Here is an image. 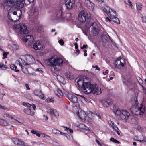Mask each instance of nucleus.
Masks as SVG:
<instances>
[{"label": "nucleus", "mask_w": 146, "mask_h": 146, "mask_svg": "<svg viewBox=\"0 0 146 146\" xmlns=\"http://www.w3.org/2000/svg\"><path fill=\"white\" fill-rule=\"evenodd\" d=\"M5 1L3 4V5L4 7H6L7 8L12 7L17 9L18 11H19L20 12V15L19 16H15L17 17L18 19H16V20L12 19V17L13 15H10L9 13L8 14V17L9 19L14 22H16L18 21L21 18V16L22 14V11L21 9L23 8V7L26 5H29L31 6L32 9L29 11V13L31 16L33 17L36 18L38 14V9L37 8L34 7L35 1H27V4L25 3V1H16L14 2L13 1Z\"/></svg>", "instance_id": "1"}, {"label": "nucleus", "mask_w": 146, "mask_h": 146, "mask_svg": "<svg viewBox=\"0 0 146 146\" xmlns=\"http://www.w3.org/2000/svg\"><path fill=\"white\" fill-rule=\"evenodd\" d=\"M131 103L132 104V106L130 109V112L132 114L136 115H143L145 111V106L141 104H140V107L139 106L137 96H135L131 99Z\"/></svg>", "instance_id": "2"}, {"label": "nucleus", "mask_w": 146, "mask_h": 146, "mask_svg": "<svg viewBox=\"0 0 146 146\" xmlns=\"http://www.w3.org/2000/svg\"><path fill=\"white\" fill-rule=\"evenodd\" d=\"M97 85H94L88 82H85L81 87L82 90L84 93L98 95L101 93V89L96 87Z\"/></svg>", "instance_id": "3"}, {"label": "nucleus", "mask_w": 146, "mask_h": 146, "mask_svg": "<svg viewBox=\"0 0 146 146\" xmlns=\"http://www.w3.org/2000/svg\"><path fill=\"white\" fill-rule=\"evenodd\" d=\"M63 5L60 6L56 10L54 15V18L53 19V22H56L58 21H62L64 20V17L63 13L64 9L63 8Z\"/></svg>", "instance_id": "4"}, {"label": "nucleus", "mask_w": 146, "mask_h": 146, "mask_svg": "<svg viewBox=\"0 0 146 146\" xmlns=\"http://www.w3.org/2000/svg\"><path fill=\"white\" fill-rule=\"evenodd\" d=\"M115 115L117 118H120L125 121H127L130 116L129 113L127 110L121 109L117 110Z\"/></svg>", "instance_id": "5"}, {"label": "nucleus", "mask_w": 146, "mask_h": 146, "mask_svg": "<svg viewBox=\"0 0 146 146\" xmlns=\"http://www.w3.org/2000/svg\"><path fill=\"white\" fill-rule=\"evenodd\" d=\"M13 28L15 30H19V33L21 34H27L29 32L27 29V26L23 24H15L13 25Z\"/></svg>", "instance_id": "6"}, {"label": "nucleus", "mask_w": 146, "mask_h": 146, "mask_svg": "<svg viewBox=\"0 0 146 146\" xmlns=\"http://www.w3.org/2000/svg\"><path fill=\"white\" fill-rule=\"evenodd\" d=\"M48 61L50 66L51 67L56 65L61 66L62 65L63 63L62 60L59 58H51L49 59Z\"/></svg>", "instance_id": "7"}, {"label": "nucleus", "mask_w": 146, "mask_h": 146, "mask_svg": "<svg viewBox=\"0 0 146 146\" xmlns=\"http://www.w3.org/2000/svg\"><path fill=\"white\" fill-rule=\"evenodd\" d=\"M88 15L86 13H85L84 11L79 13L78 17V21L79 23H81L85 22L86 21L87 22L89 21V18L90 16V15Z\"/></svg>", "instance_id": "8"}, {"label": "nucleus", "mask_w": 146, "mask_h": 146, "mask_svg": "<svg viewBox=\"0 0 146 146\" xmlns=\"http://www.w3.org/2000/svg\"><path fill=\"white\" fill-rule=\"evenodd\" d=\"M124 59L123 58L117 59L115 63V67L118 69H121L124 67Z\"/></svg>", "instance_id": "9"}, {"label": "nucleus", "mask_w": 146, "mask_h": 146, "mask_svg": "<svg viewBox=\"0 0 146 146\" xmlns=\"http://www.w3.org/2000/svg\"><path fill=\"white\" fill-rule=\"evenodd\" d=\"M31 46L35 50L42 49L43 47L42 44L39 41H37L33 44H32Z\"/></svg>", "instance_id": "10"}, {"label": "nucleus", "mask_w": 146, "mask_h": 146, "mask_svg": "<svg viewBox=\"0 0 146 146\" xmlns=\"http://www.w3.org/2000/svg\"><path fill=\"white\" fill-rule=\"evenodd\" d=\"M26 60L27 62H25V65H29L32 64L35 62L34 58L31 56L29 55L26 57Z\"/></svg>", "instance_id": "11"}, {"label": "nucleus", "mask_w": 146, "mask_h": 146, "mask_svg": "<svg viewBox=\"0 0 146 146\" xmlns=\"http://www.w3.org/2000/svg\"><path fill=\"white\" fill-rule=\"evenodd\" d=\"M94 24L92 23L90 25V26H92V30L91 31V33L94 36H97L99 32V27L97 25L93 26Z\"/></svg>", "instance_id": "12"}, {"label": "nucleus", "mask_w": 146, "mask_h": 146, "mask_svg": "<svg viewBox=\"0 0 146 146\" xmlns=\"http://www.w3.org/2000/svg\"><path fill=\"white\" fill-rule=\"evenodd\" d=\"M67 97L71 102L73 103H76L78 102V98L75 95L70 93H68L67 95Z\"/></svg>", "instance_id": "13"}, {"label": "nucleus", "mask_w": 146, "mask_h": 146, "mask_svg": "<svg viewBox=\"0 0 146 146\" xmlns=\"http://www.w3.org/2000/svg\"><path fill=\"white\" fill-rule=\"evenodd\" d=\"M75 1H66L65 5L68 9L72 8L74 5Z\"/></svg>", "instance_id": "14"}, {"label": "nucleus", "mask_w": 146, "mask_h": 146, "mask_svg": "<svg viewBox=\"0 0 146 146\" xmlns=\"http://www.w3.org/2000/svg\"><path fill=\"white\" fill-rule=\"evenodd\" d=\"M12 140L14 143L16 145L22 146H25L24 142L19 139L16 138H13Z\"/></svg>", "instance_id": "15"}, {"label": "nucleus", "mask_w": 146, "mask_h": 146, "mask_svg": "<svg viewBox=\"0 0 146 146\" xmlns=\"http://www.w3.org/2000/svg\"><path fill=\"white\" fill-rule=\"evenodd\" d=\"M23 41L25 42H32L33 37L30 35H27L22 38Z\"/></svg>", "instance_id": "16"}, {"label": "nucleus", "mask_w": 146, "mask_h": 146, "mask_svg": "<svg viewBox=\"0 0 146 146\" xmlns=\"http://www.w3.org/2000/svg\"><path fill=\"white\" fill-rule=\"evenodd\" d=\"M23 112L31 116H33L34 115V112L30 108L24 109Z\"/></svg>", "instance_id": "17"}, {"label": "nucleus", "mask_w": 146, "mask_h": 146, "mask_svg": "<svg viewBox=\"0 0 146 146\" xmlns=\"http://www.w3.org/2000/svg\"><path fill=\"white\" fill-rule=\"evenodd\" d=\"M103 10L108 15L109 17L110 15H111V12L110 11V7L106 5H105L103 8Z\"/></svg>", "instance_id": "18"}, {"label": "nucleus", "mask_w": 146, "mask_h": 146, "mask_svg": "<svg viewBox=\"0 0 146 146\" xmlns=\"http://www.w3.org/2000/svg\"><path fill=\"white\" fill-rule=\"evenodd\" d=\"M85 80L84 79L82 78H79L77 82V84L78 86L80 88H81V87L83 86V85L84 83Z\"/></svg>", "instance_id": "19"}, {"label": "nucleus", "mask_w": 146, "mask_h": 146, "mask_svg": "<svg viewBox=\"0 0 146 146\" xmlns=\"http://www.w3.org/2000/svg\"><path fill=\"white\" fill-rule=\"evenodd\" d=\"M115 17V16L114 15H113L112 14H111V15H110V16H109V17L111 19H112L114 22L117 24H119L120 21L119 19Z\"/></svg>", "instance_id": "20"}, {"label": "nucleus", "mask_w": 146, "mask_h": 146, "mask_svg": "<svg viewBox=\"0 0 146 146\" xmlns=\"http://www.w3.org/2000/svg\"><path fill=\"white\" fill-rule=\"evenodd\" d=\"M77 115L81 119H85L86 117V113L84 111L78 112Z\"/></svg>", "instance_id": "21"}, {"label": "nucleus", "mask_w": 146, "mask_h": 146, "mask_svg": "<svg viewBox=\"0 0 146 146\" xmlns=\"http://www.w3.org/2000/svg\"><path fill=\"white\" fill-rule=\"evenodd\" d=\"M113 103L112 100H107L105 101L103 103L104 106V107H107L108 106L111 105Z\"/></svg>", "instance_id": "22"}, {"label": "nucleus", "mask_w": 146, "mask_h": 146, "mask_svg": "<svg viewBox=\"0 0 146 146\" xmlns=\"http://www.w3.org/2000/svg\"><path fill=\"white\" fill-rule=\"evenodd\" d=\"M86 5L89 9L92 8L94 7V5L91 1H87Z\"/></svg>", "instance_id": "23"}, {"label": "nucleus", "mask_w": 146, "mask_h": 146, "mask_svg": "<svg viewBox=\"0 0 146 146\" xmlns=\"http://www.w3.org/2000/svg\"><path fill=\"white\" fill-rule=\"evenodd\" d=\"M64 17V19H66V20H70L72 19L71 14L70 13H68L65 14Z\"/></svg>", "instance_id": "24"}, {"label": "nucleus", "mask_w": 146, "mask_h": 146, "mask_svg": "<svg viewBox=\"0 0 146 146\" xmlns=\"http://www.w3.org/2000/svg\"><path fill=\"white\" fill-rule=\"evenodd\" d=\"M0 123L1 125L3 126H7L8 125L7 122L3 119H1L0 120Z\"/></svg>", "instance_id": "25"}, {"label": "nucleus", "mask_w": 146, "mask_h": 146, "mask_svg": "<svg viewBox=\"0 0 146 146\" xmlns=\"http://www.w3.org/2000/svg\"><path fill=\"white\" fill-rule=\"evenodd\" d=\"M102 41L104 43H106L107 42L108 38L105 35H103L102 36Z\"/></svg>", "instance_id": "26"}, {"label": "nucleus", "mask_w": 146, "mask_h": 146, "mask_svg": "<svg viewBox=\"0 0 146 146\" xmlns=\"http://www.w3.org/2000/svg\"><path fill=\"white\" fill-rule=\"evenodd\" d=\"M66 76L67 78L70 80H72L74 79L73 76L70 74V72L66 73Z\"/></svg>", "instance_id": "27"}, {"label": "nucleus", "mask_w": 146, "mask_h": 146, "mask_svg": "<svg viewBox=\"0 0 146 146\" xmlns=\"http://www.w3.org/2000/svg\"><path fill=\"white\" fill-rule=\"evenodd\" d=\"M63 127L65 129L64 130L66 131L68 133L71 134L73 133V130L72 129L63 126Z\"/></svg>", "instance_id": "28"}, {"label": "nucleus", "mask_w": 146, "mask_h": 146, "mask_svg": "<svg viewBox=\"0 0 146 146\" xmlns=\"http://www.w3.org/2000/svg\"><path fill=\"white\" fill-rule=\"evenodd\" d=\"M19 66L21 67V70L25 74H27L28 73V70L27 69V68H25V71H24L23 69H24V66H23L22 64L20 63H19Z\"/></svg>", "instance_id": "29"}, {"label": "nucleus", "mask_w": 146, "mask_h": 146, "mask_svg": "<svg viewBox=\"0 0 146 146\" xmlns=\"http://www.w3.org/2000/svg\"><path fill=\"white\" fill-rule=\"evenodd\" d=\"M124 2L125 4L129 6L131 9L133 8V7L132 5V3L130 1H125Z\"/></svg>", "instance_id": "30"}, {"label": "nucleus", "mask_w": 146, "mask_h": 146, "mask_svg": "<svg viewBox=\"0 0 146 146\" xmlns=\"http://www.w3.org/2000/svg\"><path fill=\"white\" fill-rule=\"evenodd\" d=\"M10 68L12 70H15V72H17L19 71V70H16L17 67L14 64L11 65L10 66Z\"/></svg>", "instance_id": "31"}, {"label": "nucleus", "mask_w": 146, "mask_h": 146, "mask_svg": "<svg viewBox=\"0 0 146 146\" xmlns=\"http://www.w3.org/2000/svg\"><path fill=\"white\" fill-rule=\"evenodd\" d=\"M137 9V10H141L142 8V5L140 3H136Z\"/></svg>", "instance_id": "32"}, {"label": "nucleus", "mask_w": 146, "mask_h": 146, "mask_svg": "<svg viewBox=\"0 0 146 146\" xmlns=\"http://www.w3.org/2000/svg\"><path fill=\"white\" fill-rule=\"evenodd\" d=\"M34 93L35 95L38 96H39L41 95V94H42L41 91L39 90H35L34 92Z\"/></svg>", "instance_id": "33"}, {"label": "nucleus", "mask_w": 146, "mask_h": 146, "mask_svg": "<svg viewBox=\"0 0 146 146\" xmlns=\"http://www.w3.org/2000/svg\"><path fill=\"white\" fill-rule=\"evenodd\" d=\"M56 94L59 97H61L63 96V93L62 91L59 89H58L57 93Z\"/></svg>", "instance_id": "34"}, {"label": "nucleus", "mask_w": 146, "mask_h": 146, "mask_svg": "<svg viewBox=\"0 0 146 146\" xmlns=\"http://www.w3.org/2000/svg\"><path fill=\"white\" fill-rule=\"evenodd\" d=\"M54 98L52 97L50 98L46 99V100L45 101L48 102H53L54 101Z\"/></svg>", "instance_id": "35"}, {"label": "nucleus", "mask_w": 146, "mask_h": 146, "mask_svg": "<svg viewBox=\"0 0 146 146\" xmlns=\"http://www.w3.org/2000/svg\"><path fill=\"white\" fill-rule=\"evenodd\" d=\"M0 68H1L4 70H6L7 68L6 65H4L3 63H0Z\"/></svg>", "instance_id": "36"}, {"label": "nucleus", "mask_w": 146, "mask_h": 146, "mask_svg": "<svg viewBox=\"0 0 146 146\" xmlns=\"http://www.w3.org/2000/svg\"><path fill=\"white\" fill-rule=\"evenodd\" d=\"M60 131L55 129H54L52 130V132L53 133L58 135L59 134Z\"/></svg>", "instance_id": "37"}, {"label": "nucleus", "mask_w": 146, "mask_h": 146, "mask_svg": "<svg viewBox=\"0 0 146 146\" xmlns=\"http://www.w3.org/2000/svg\"><path fill=\"white\" fill-rule=\"evenodd\" d=\"M50 113L51 114H53L55 116H56V115L55 114V112L56 111L54 109H50Z\"/></svg>", "instance_id": "38"}, {"label": "nucleus", "mask_w": 146, "mask_h": 146, "mask_svg": "<svg viewBox=\"0 0 146 146\" xmlns=\"http://www.w3.org/2000/svg\"><path fill=\"white\" fill-rule=\"evenodd\" d=\"M8 53H9L8 52H4L3 54V57L2 58V59H4L7 58Z\"/></svg>", "instance_id": "39"}, {"label": "nucleus", "mask_w": 146, "mask_h": 146, "mask_svg": "<svg viewBox=\"0 0 146 146\" xmlns=\"http://www.w3.org/2000/svg\"><path fill=\"white\" fill-rule=\"evenodd\" d=\"M81 97L86 102H90L91 101L88 98H85L84 96H83L81 95Z\"/></svg>", "instance_id": "40"}, {"label": "nucleus", "mask_w": 146, "mask_h": 146, "mask_svg": "<svg viewBox=\"0 0 146 146\" xmlns=\"http://www.w3.org/2000/svg\"><path fill=\"white\" fill-rule=\"evenodd\" d=\"M109 123L111 125L113 128H114V127H115V125L114 124L113 122L112 121H110L109 122Z\"/></svg>", "instance_id": "41"}, {"label": "nucleus", "mask_w": 146, "mask_h": 146, "mask_svg": "<svg viewBox=\"0 0 146 146\" xmlns=\"http://www.w3.org/2000/svg\"><path fill=\"white\" fill-rule=\"evenodd\" d=\"M110 11H111V13L112 15V14H114V15L115 16H117V13H116V11L115 10H113L112 9H110Z\"/></svg>", "instance_id": "42"}, {"label": "nucleus", "mask_w": 146, "mask_h": 146, "mask_svg": "<svg viewBox=\"0 0 146 146\" xmlns=\"http://www.w3.org/2000/svg\"><path fill=\"white\" fill-rule=\"evenodd\" d=\"M38 30L41 31H43V27L42 26L40 25L38 26Z\"/></svg>", "instance_id": "43"}, {"label": "nucleus", "mask_w": 146, "mask_h": 146, "mask_svg": "<svg viewBox=\"0 0 146 146\" xmlns=\"http://www.w3.org/2000/svg\"><path fill=\"white\" fill-rule=\"evenodd\" d=\"M137 141H139L140 142H145L146 143V138L145 137H144L143 138V139L142 140H137Z\"/></svg>", "instance_id": "44"}, {"label": "nucleus", "mask_w": 146, "mask_h": 146, "mask_svg": "<svg viewBox=\"0 0 146 146\" xmlns=\"http://www.w3.org/2000/svg\"><path fill=\"white\" fill-rule=\"evenodd\" d=\"M92 67L93 68H95L96 70H98V71H100V68H99L98 67V66H97V65H96L95 66H94V65H93L92 66Z\"/></svg>", "instance_id": "45"}, {"label": "nucleus", "mask_w": 146, "mask_h": 146, "mask_svg": "<svg viewBox=\"0 0 146 146\" xmlns=\"http://www.w3.org/2000/svg\"><path fill=\"white\" fill-rule=\"evenodd\" d=\"M58 42L61 45H63L64 44V42L63 41V40L62 39H61L60 40H59L58 41Z\"/></svg>", "instance_id": "46"}, {"label": "nucleus", "mask_w": 146, "mask_h": 146, "mask_svg": "<svg viewBox=\"0 0 146 146\" xmlns=\"http://www.w3.org/2000/svg\"><path fill=\"white\" fill-rule=\"evenodd\" d=\"M41 94L39 96H40V98L42 100H44L45 99L44 96V94Z\"/></svg>", "instance_id": "47"}, {"label": "nucleus", "mask_w": 146, "mask_h": 146, "mask_svg": "<svg viewBox=\"0 0 146 146\" xmlns=\"http://www.w3.org/2000/svg\"><path fill=\"white\" fill-rule=\"evenodd\" d=\"M80 128L82 129H84L85 127V125L83 124H81L79 125Z\"/></svg>", "instance_id": "48"}, {"label": "nucleus", "mask_w": 146, "mask_h": 146, "mask_svg": "<svg viewBox=\"0 0 146 146\" xmlns=\"http://www.w3.org/2000/svg\"><path fill=\"white\" fill-rule=\"evenodd\" d=\"M142 21L143 22L146 23V17L143 16L142 17Z\"/></svg>", "instance_id": "49"}, {"label": "nucleus", "mask_w": 146, "mask_h": 146, "mask_svg": "<svg viewBox=\"0 0 146 146\" xmlns=\"http://www.w3.org/2000/svg\"><path fill=\"white\" fill-rule=\"evenodd\" d=\"M32 106V108L34 110H35V109L36 108V106L34 104H33L31 105V106Z\"/></svg>", "instance_id": "50"}, {"label": "nucleus", "mask_w": 146, "mask_h": 146, "mask_svg": "<svg viewBox=\"0 0 146 146\" xmlns=\"http://www.w3.org/2000/svg\"><path fill=\"white\" fill-rule=\"evenodd\" d=\"M87 46V45L86 44V45H83L81 47V49H83L84 48H86V47Z\"/></svg>", "instance_id": "51"}, {"label": "nucleus", "mask_w": 146, "mask_h": 146, "mask_svg": "<svg viewBox=\"0 0 146 146\" xmlns=\"http://www.w3.org/2000/svg\"><path fill=\"white\" fill-rule=\"evenodd\" d=\"M31 132L32 133L34 134H36V133H37V132H36V131H35L33 130H32L31 131Z\"/></svg>", "instance_id": "52"}, {"label": "nucleus", "mask_w": 146, "mask_h": 146, "mask_svg": "<svg viewBox=\"0 0 146 146\" xmlns=\"http://www.w3.org/2000/svg\"><path fill=\"white\" fill-rule=\"evenodd\" d=\"M26 106L27 107L29 108H30L31 107V105L29 103H27Z\"/></svg>", "instance_id": "53"}, {"label": "nucleus", "mask_w": 146, "mask_h": 146, "mask_svg": "<svg viewBox=\"0 0 146 146\" xmlns=\"http://www.w3.org/2000/svg\"><path fill=\"white\" fill-rule=\"evenodd\" d=\"M96 141L97 143L100 146L102 145L101 143L97 140H96Z\"/></svg>", "instance_id": "54"}, {"label": "nucleus", "mask_w": 146, "mask_h": 146, "mask_svg": "<svg viewBox=\"0 0 146 146\" xmlns=\"http://www.w3.org/2000/svg\"><path fill=\"white\" fill-rule=\"evenodd\" d=\"M74 45L75 46V48L76 49H77L78 48V44L77 43H75L74 44Z\"/></svg>", "instance_id": "55"}, {"label": "nucleus", "mask_w": 146, "mask_h": 146, "mask_svg": "<svg viewBox=\"0 0 146 146\" xmlns=\"http://www.w3.org/2000/svg\"><path fill=\"white\" fill-rule=\"evenodd\" d=\"M137 80H139L138 82L140 84V82H142V80L139 77H138V78H137Z\"/></svg>", "instance_id": "56"}, {"label": "nucleus", "mask_w": 146, "mask_h": 146, "mask_svg": "<svg viewBox=\"0 0 146 146\" xmlns=\"http://www.w3.org/2000/svg\"><path fill=\"white\" fill-rule=\"evenodd\" d=\"M17 13L16 11H14L13 13V14L12 15H13V16L15 17V16H17V15H16Z\"/></svg>", "instance_id": "57"}, {"label": "nucleus", "mask_w": 146, "mask_h": 146, "mask_svg": "<svg viewBox=\"0 0 146 146\" xmlns=\"http://www.w3.org/2000/svg\"><path fill=\"white\" fill-rule=\"evenodd\" d=\"M113 130H119L118 127L115 125V127H114V128H113Z\"/></svg>", "instance_id": "58"}, {"label": "nucleus", "mask_w": 146, "mask_h": 146, "mask_svg": "<svg viewBox=\"0 0 146 146\" xmlns=\"http://www.w3.org/2000/svg\"><path fill=\"white\" fill-rule=\"evenodd\" d=\"M43 117H44V119L46 121L48 119V117L46 116L45 115H43Z\"/></svg>", "instance_id": "59"}, {"label": "nucleus", "mask_w": 146, "mask_h": 146, "mask_svg": "<svg viewBox=\"0 0 146 146\" xmlns=\"http://www.w3.org/2000/svg\"><path fill=\"white\" fill-rule=\"evenodd\" d=\"M26 87L27 88V89L28 90H29L30 89V88H29V85L28 84H26L25 85Z\"/></svg>", "instance_id": "60"}, {"label": "nucleus", "mask_w": 146, "mask_h": 146, "mask_svg": "<svg viewBox=\"0 0 146 146\" xmlns=\"http://www.w3.org/2000/svg\"><path fill=\"white\" fill-rule=\"evenodd\" d=\"M108 72V71L107 70H106L105 72H103V74L104 75L107 74Z\"/></svg>", "instance_id": "61"}, {"label": "nucleus", "mask_w": 146, "mask_h": 146, "mask_svg": "<svg viewBox=\"0 0 146 146\" xmlns=\"http://www.w3.org/2000/svg\"><path fill=\"white\" fill-rule=\"evenodd\" d=\"M115 140V139L114 138H113V137H111L110 139V141H112L113 142H114V140Z\"/></svg>", "instance_id": "62"}, {"label": "nucleus", "mask_w": 146, "mask_h": 146, "mask_svg": "<svg viewBox=\"0 0 146 146\" xmlns=\"http://www.w3.org/2000/svg\"><path fill=\"white\" fill-rule=\"evenodd\" d=\"M114 142L118 144H119L120 143V142L116 139H115V140H114Z\"/></svg>", "instance_id": "63"}, {"label": "nucleus", "mask_w": 146, "mask_h": 146, "mask_svg": "<svg viewBox=\"0 0 146 146\" xmlns=\"http://www.w3.org/2000/svg\"><path fill=\"white\" fill-rule=\"evenodd\" d=\"M76 53L78 55V54L80 53V50L78 49H77L76 51Z\"/></svg>", "instance_id": "64"}]
</instances>
